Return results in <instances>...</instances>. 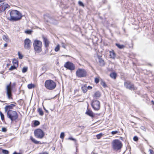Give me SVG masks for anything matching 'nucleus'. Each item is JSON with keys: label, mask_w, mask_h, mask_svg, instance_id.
<instances>
[{"label": "nucleus", "mask_w": 154, "mask_h": 154, "mask_svg": "<svg viewBox=\"0 0 154 154\" xmlns=\"http://www.w3.org/2000/svg\"><path fill=\"white\" fill-rule=\"evenodd\" d=\"M3 39L7 42H8L9 41V39L8 36L5 35H3L2 37Z\"/></svg>", "instance_id": "nucleus-26"}, {"label": "nucleus", "mask_w": 154, "mask_h": 154, "mask_svg": "<svg viewBox=\"0 0 154 154\" xmlns=\"http://www.w3.org/2000/svg\"><path fill=\"white\" fill-rule=\"evenodd\" d=\"M0 115L1 117V119L2 120H4V116L2 112H1L0 111Z\"/></svg>", "instance_id": "nucleus-35"}, {"label": "nucleus", "mask_w": 154, "mask_h": 154, "mask_svg": "<svg viewBox=\"0 0 154 154\" xmlns=\"http://www.w3.org/2000/svg\"><path fill=\"white\" fill-rule=\"evenodd\" d=\"M94 96V97L96 98L100 97L101 96L100 92L99 91L96 92L95 93Z\"/></svg>", "instance_id": "nucleus-21"}, {"label": "nucleus", "mask_w": 154, "mask_h": 154, "mask_svg": "<svg viewBox=\"0 0 154 154\" xmlns=\"http://www.w3.org/2000/svg\"><path fill=\"white\" fill-rule=\"evenodd\" d=\"M30 139L33 143L36 144H38L39 141L36 140L35 139L33 138L32 137H31Z\"/></svg>", "instance_id": "nucleus-23"}, {"label": "nucleus", "mask_w": 154, "mask_h": 154, "mask_svg": "<svg viewBox=\"0 0 154 154\" xmlns=\"http://www.w3.org/2000/svg\"><path fill=\"white\" fill-rule=\"evenodd\" d=\"M116 45L119 49H122L124 48L125 46L124 45H120L118 43H116Z\"/></svg>", "instance_id": "nucleus-20"}, {"label": "nucleus", "mask_w": 154, "mask_h": 154, "mask_svg": "<svg viewBox=\"0 0 154 154\" xmlns=\"http://www.w3.org/2000/svg\"><path fill=\"white\" fill-rule=\"evenodd\" d=\"M13 154H21L20 153H18L16 152H14Z\"/></svg>", "instance_id": "nucleus-50"}, {"label": "nucleus", "mask_w": 154, "mask_h": 154, "mask_svg": "<svg viewBox=\"0 0 154 154\" xmlns=\"http://www.w3.org/2000/svg\"><path fill=\"white\" fill-rule=\"evenodd\" d=\"M48 22V20H47V22Z\"/></svg>", "instance_id": "nucleus-55"}, {"label": "nucleus", "mask_w": 154, "mask_h": 154, "mask_svg": "<svg viewBox=\"0 0 154 154\" xmlns=\"http://www.w3.org/2000/svg\"><path fill=\"white\" fill-rule=\"evenodd\" d=\"M133 140L134 141H137L138 140V138L136 136H135L133 138Z\"/></svg>", "instance_id": "nucleus-43"}, {"label": "nucleus", "mask_w": 154, "mask_h": 154, "mask_svg": "<svg viewBox=\"0 0 154 154\" xmlns=\"http://www.w3.org/2000/svg\"><path fill=\"white\" fill-rule=\"evenodd\" d=\"M12 62H13V63L14 65H15L17 67L18 66V61L17 60V59H13V60Z\"/></svg>", "instance_id": "nucleus-19"}, {"label": "nucleus", "mask_w": 154, "mask_h": 154, "mask_svg": "<svg viewBox=\"0 0 154 154\" xmlns=\"http://www.w3.org/2000/svg\"><path fill=\"white\" fill-rule=\"evenodd\" d=\"M112 145L113 149L116 151L121 149L122 146V142L118 139L113 140L112 142Z\"/></svg>", "instance_id": "nucleus-2"}, {"label": "nucleus", "mask_w": 154, "mask_h": 154, "mask_svg": "<svg viewBox=\"0 0 154 154\" xmlns=\"http://www.w3.org/2000/svg\"><path fill=\"white\" fill-rule=\"evenodd\" d=\"M92 87L90 86H88V87L87 89L88 90H91L92 89Z\"/></svg>", "instance_id": "nucleus-48"}, {"label": "nucleus", "mask_w": 154, "mask_h": 154, "mask_svg": "<svg viewBox=\"0 0 154 154\" xmlns=\"http://www.w3.org/2000/svg\"><path fill=\"white\" fill-rule=\"evenodd\" d=\"M79 4V5L83 7L84 6V5L83 3L80 1H79L78 2Z\"/></svg>", "instance_id": "nucleus-39"}, {"label": "nucleus", "mask_w": 154, "mask_h": 154, "mask_svg": "<svg viewBox=\"0 0 154 154\" xmlns=\"http://www.w3.org/2000/svg\"><path fill=\"white\" fill-rule=\"evenodd\" d=\"M18 54L19 56V58L20 59H22L23 57L22 55L19 52H18Z\"/></svg>", "instance_id": "nucleus-36"}, {"label": "nucleus", "mask_w": 154, "mask_h": 154, "mask_svg": "<svg viewBox=\"0 0 154 154\" xmlns=\"http://www.w3.org/2000/svg\"><path fill=\"white\" fill-rule=\"evenodd\" d=\"M100 84L101 85L103 86L104 88H106L107 87L106 83L103 81H102L101 82Z\"/></svg>", "instance_id": "nucleus-31"}, {"label": "nucleus", "mask_w": 154, "mask_h": 154, "mask_svg": "<svg viewBox=\"0 0 154 154\" xmlns=\"http://www.w3.org/2000/svg\"><path fill=\"white\" fill-rule=\"evenodd\" d=\"M45 86L47 89L51 90L55 88L56 84L53 80H48L45 82Z\"/></svg>", "instance_id": "nucleus-3"}, {"label": "nucleus", "mask_w": 154, "mask_h": 154, "mask_svg": "<svg viewBox=\"0 0 154 154\" xmlns=\"http://www.w3.org/2000/svg\"><path fill=\"white\" fill-rule=\"evenodd\" d=\"M110 58L115 59L116 57V54L113 50L109 51Z\"/></svg>", "instance_id": "nucleus-16"}, {"label": "nucleus", "mask_w": 154, "mask_h": 154, "mask_svg": "<svg viewBox=\"0 0 154 154\" xmlns=\"http://www.w3.org/2000/svg\"><path fill=\"white\" fill-rule=\"evenodd\" d=\"M11 83L10 82L9 85H7L6 89L7 95L9 99L11 98L12 88L11 85Z\"/></svg>", "instance_id": "nucleus-8"}, {"label": "nucleus", "mask_w": 154, "mask_h": 154, "mask_svg": "<svg viewBox=\"0 0 154 154\" xmlns=\"http://www.w3.org/2000/svg\"><path fill=\"white\" fill-rule=\"evenodd\" d=\"M124 85L127 88L130 90L134 89V85L131 83L129 81L125 82L124 83Z\"/></svg>", "instance_id": "nucleus-12"}, {"label": "nucleus", "mask_w": 154, "mask_h": 154, "mask_svg": "<svg viewBox=\"0 0 154 154\" xmlns=\"http://www.w3.org/2000/svg\"><path fill=\"white\" fill-rule=\"evenodd\" d=\"M82 92L85 93H86L87 91V86L86 85H84L82 86Z\"/></svg>", "instance_id": "nucleus-18"}, {"label": "nucleus", "mask_w": 154, "mask_h": 154, "mask_svg": "<svg viewBox=\"0 0 154 154\" xmlns=\"http://www.w3.org/2000/svg\"><path fill=\"white\" fill-rule=\"evenodd\" d=\"M34 49L37 53H39L42 51V42L40 41L35 40L33 43Z\"/></svg>", "instance_id": "nucleus-4"}, {"label": "nucleus", "mask_w": 154, "mask_h": 154, "mask_svg": "<svg viewBox=\"0 0 154 154\" xmlns=\"http://www.w3.org/2000/svg\"><path fill=\"white\" fill-rule=\"evenodd\" d=\"M85 114L91 117H93L94 116V114L93 112L88 109H87V111L85 112Z\"/></svg>", "instance_id": "nucleus-14"}, {"label": "nucleus", "mask_w": 154, "mask_h": 154, "mask_svg": "<svg viewBox=\"0 0 154 154\" xmlns=\"http://www.w3.org/2000/svg\"><path fill=\"white\" fill-rule=\"evenodd\" d=\"M1 6L2 7V11H5L6 8H8L9 7V5L7 4H4L3 3V5H1Z\"/></svg>", "instance_id": "nucleus-15"}, {"label": "nucleus", "mask_w": 154, "mask_h": 154, "mask_svg": "<svg viewBox=\"0 0 154 154\" xmlns=\"http://www.w3.org/2000/svg\"><path fill=\"white\" fill-rule=\"evenodd\" d=\"M2 2V0H0V2Z\"/></svg>", "instance_id": "nucleus-54"}, {"label": "nucleus", "mask_w": 154, "mask_h": 154, "mask_svg": "<svg viewBox=\"0 0 154 154\" xmlns=\"http://www.w3.org/2000/svg\"><path fill=\"white\" fill-rule=\"evenodd\" d=\"M35 86L34 84H29L28 85V88L29 89H31L32 88H34Z\"/></svg>", "instance_id": "nucleus-24"}, {"label": "nucleus", "mask_w": 154, "mask_h": 154, "mask_svg": "<svg viewBox=\"0 0 154 154\" xmlns=\"http://www.w3.org/2000/svg\"><path fill=\"white\" fill-rule=\"evenodd\" d=\"M35 136L38 138L42 139L44 136V132L41 129H38L34 131Z\"/></svg>", "instance_id": "nucleus-7"}, {"label": "nucleus", "mask_w": 154, "mask_h": 154, "mask_svg": "<svg viewBox=\"0 0 154 154\" xmlns=\"http://www.w3.org/2000/svg\"><path fill=\"white\" fill-rule=\"evenodd\" d=\"M24 47L25 49L27 50L29 49L32 45V42L29 38L26 39L24 42Z\"/></svg>", "instance_id": "nucleus-10"}, {"label": "nucleus", "mask_w": 154, "mask_h": 154, "mask_svg": "<svg viewBox=\"0 0 154 154\" xmlns=\"http://www.w3.org/2000/svg\"><path fill=\"white\" fill-rule=\"evenodd\" d=\"M43 108H44V109L45 111L47 113H48V110H46L44 106L43 107Z\"/></svg>", "instance_id": "nucleus-49"}, {"label": "nucleus", "mask_w": 154, "mask_h": 154, "mask_svg": "<svg viewBox=\"0 0 154 154\" xmlns=\"http://www.w3.org/2000/svg\"><path fill=\"white\" fill-rule=\"evenodd\" d=\"M10 17L8 19L10 21H16L21 19L22 17L20 13L17 10H12L10 13Z\"/></svg>", "instance_id": "nucleus-1"}, {"label": "nucleus", "mask_w": 154, "mask_h": 154, "mask_svg": "<svg viewBox=\"0 0 154 154\" xmlns=\"http://www.w3.org/2000/svg\"><path fill=\"white\" fill-rule=\"evenodd\" d=\"M68 139L69 140H73L75 142L76 141V140L75 139L73 138H72V137H69L68 138Z\"/></svg>", "instance_id": "nucleus-42"}, {"label": "nucleus", "mask_w": 154, "mask_h": 154, "mask_svg": "<svg viewBox=\"0 0 154 154\" xmlns=\"http://www.w3.org/2000/svg\"><path fill=\"white\" fill-rule=\"evenodd\" d=\"M91 105L94 109L95 110H98L100 108V103L99 101L95 100L92 101Z\"/></svg>", "instance_id": "nucleus-9"}, {"label": "nucleus", "mask_w": 154, "mask_h": 154, "mask_svg": "<svg viewBox=\"0 0 154 154\" xmlns=\"http://www.w3.org/2000/svg\"><path fill=\"white\" fill-rule=\"evenodd\" d=\"M119 133V131H114L111 132V134L112 135H114Z\"/></svg>", "instance_id": "nucleus-41"}, {"label": "nucleus", "mask_w": 154, "mask_h": 154, "mask_svg": "<svg viewBox=\"0 0 154 154\" xmlns=\"http://www.w3.org/2000/svg\"><path fill=\"white\" fill-rule=\"evenodd\" d=\"M103 134L101 133L96 135V137L98 139H100L102 136Z\"/></svg>", "instance_id": "nucleus-34"}, {"label": "nucleus", "mask_w": 154, "mask_h": 154, "mask_svg": "<svg viewBox=\"0 0 154 154\" xmlns=\"http://www.w3.org/2000/svg\"><path fill=\"white\" fill-rule=\"evenodd\" d=\"M7 117L10 119L12 122L17 119L18 116L17 112L16 111L12 110H9L7 112Z\"/></svg>", "instance_id": "nucleus-5"}, {"label": "nucleus", "mask_w": 154, "mask_h": 154, "mask_svg": "<svg viewBox=\"0 0 154 154\" xmlns=\"http://www.w3.org/2000/svg\"><path fill=\"white\" fill-rule=\"evenodd\" d=\"M39 154H49V153L47 152H45L40 153Z\"/></svg>", "instance_id": "nucleus-47"}, {"label": "nucleus", "mask_w": 154, "mask_h": 154, "mask_svg": "<svg viewBox=\"0 0 154 154\" xmlns=\"http://www.w3.org/2000/svg\"><path fill=\"white\" fill-rule=\"evenodd\" d=\"M60 50V45H57L55 48L54 50L56 52Z\"/></svg>", "instance_id": "nucleus-32"}, {"label": "nucleus", "mask_w": 154, "mask_h": 154, "mask_svg": "<svg viewBox=\"0 0 154 154\" xmlns=\"http://www.w3.org/2000/svg\"><path fill=\"white\" fill-rule=\"evenodd\" d=\"M34 124L35 126H37L40 124V122L38 121L35 120Z\"/></svg>", "instance_id": "nucleus-30"}, {"label": "nucleus", "mask_w": 154, "mask_h": 154, "mask_svg": "<svg viewBox=\"0 0 154 154\" xmlns=\"http://www.w3.org/2000/svg\"><path fill=\"white\" fill-rule=\"evenodd\" d=\"M2 152L4 154H8L9 152L7 150L2 149Z\"/></svg>", "instance_id": "nucleus-33"}, {"label": "nucleus", "mask_w": 154, "mask_h": 154, "mask_svg": "<svg viewBox=\"0 0 154 154\" xmlns=\"http://www.w3.org/2000/svg\"><path fill=\"white\" fill-rule=\"evenodd\" d=\"M14 106L15 105L13 104H11L10 105L6 106L5 108V112H6L9 109H11L13 106Z\"/></svg>", "instance_id": "nucleus-17"}, {"label": "nucleus", "mask_w": 154, "mask_h": 154, "mask_svg": "<svg viewBox=\"0 0 154 154\" xmlns=\"http://www.w3.org/2000/svg\"><path fill=\"white\" fill-rule=\"evenodd\" d=\"M7 131V129L6 128L3 127L2 128V131L3 132H5Z\"/></svg>", "instance_id": "nucleus-44"}, {"label": "nucleus", "mask_w": 154, "mask_h": 154, "mask_svg": "<svg viewBox=\"0 0 154 154\" xmlns=\"http://www.w3.org/2000/svg\"><path fill=\"white\" fill-rule=\"evenodd\" d=\"M61 45H62V47L64 48H66V47H65V45L63 43V42H62L61 43Z\"/></svg>", "instance_id": "nucleus-46"}, {"label": "nucleus", "mask_w": 154, "mask_h": 154, "mask_svg": "<svg viewBox=\"0 0 154 154\" xmlns=\"http://www.w3.org/2000/svg\"><path fill=\"white\" fill-rule=\"evenodd\" d=\"M94 154H97V153H94Z\"/></svg>", "instance_id": "nucleus-56"}, {"label": "nucleus", "mask_w": 154, "mask_h": 154, "mask_svg": "<svg viewBox=\"0 0 154 154\" xmlns=\"http://www.w3.org/2000/svg\"><path fill=\"white\" fill-rule=\"evenodd\" d=\"M99 62L101 66H103L104 64V61L101 59H99Z\"/></svg>", "instance_id": "nucleus-27"}, {"label": "nucleus", "mask_w": 154, "mask_h": 154, "mask_svg": "<svg viewBox=\"0 0 154 154\" xmlns=\"http://www.w3.org/2000/svg\"><path fill=\"white\" fill-rule=\"evenodd\" d=\"M76 75L78 78H82L86 76L87 72L84 69H79L76 71Z\"/></svg>", "instance_id": "nucleus-6"}, {"label": "nucleus", "mask_w": 154, "mask_h": 154, "mask_svg": "<svg viewBox=\"0 0 154 154\" xmlns=\"http://www.w3.org/2000/svg\"><path fill=\"white\" fill-rule=\"evenodd\" d=\"M7 46V44H5V45H4V47H6Z\"/></svg>", "instance_id": "nucleus-52"}, {"label": "nucleus", "mask_w": 154, "mask_h": 154, "mask_svg": "<svg viewBox=\"0 0 154 154\" xmlns=\"http://www.w3.org/2000/svg\"><path fill=\"white\" fill-rule=\"evenodd\" d=\"M149 151L150 152V154H154V152L152 150L149 149Z\"/></svg>", "instance_id": "nucleus-45"}, {"label": "nucleus", "mask_w": 154, "mask_h": 154, "mask_svg": "<svg viewBox=\"0 0 154 154\" xmlns=\"http://www.w3.org/2000/svg\"><path fill=\"white\" fill-rule=\"evenodd\" d=\"M42 38L43 40V42L45 44V47L47 48L49 46L50 42L47 38L45 37L44 36H42Z\"/></svg>", "instance_id": "nucleus-13"}, {"label": "nucleus", "mask_w": 154, "mask_h": 154, "mask_svg": "<svg viewBox=\"0 0 154 154\" xmlns=\"http://www.w3.org/2000/svg\"><path fill=\"white\" fill-rule=\"evenodd\" d=\"M64 137V132H62L60 135V137L61 139H63Z\"/></svg>", "instance_id": "nucleus-37"}, {"label": "nucleus", "mask_w": 154, "mask_h": 154, "mask_svg": "<svg viewBox=\"0 0 154 154\" xmlns=\"http://www.w3.org/2000/svg\"><path fill=\"white\" fill-rule=\"evenodd\" d=\"M47 17V16H45V17H44V18L45 19L46 18V17Z\"/></svg>", "instance_id": "nucleus-53"}, {"label": "nucleus", "mask_w": 154, "mask_h": 154, "mask_svg": "<svg viewBox=\"0 0 154 154\" xmlns=\"http://www.w3.org/2000/svg\"><path fill=\"white\" fill-rule=\"evenodd\" d=\"M151 102L152 104L153 105H154V101L153 100L151 101Z\"/></svg>", "instance_id": "nucleus-51"}, {"label": "nucleus", "mask_w": 154, "mask_h": 154, "mask_svg": "<svg viewBox=\"0 0 154 154\" xmlns=\"http://www.w3.org/2000/svg\"><path fill=\"white\" fill-rule=\"evenodd\" d=\"M28 70V67H23L22 69V72L23 73L26 72Z\"/></svg>", "instance_id": "nucleus-28"}, {"label": "nucleus", "mask_w": 154, "mask_h": 154, "mask_svg": "<svg viewBox=\"0 0 154 154\" xmlns=\"http://www.w3.org/2000/svg\"><path fill=\"white\" fill-rule=\"evenodd\" d=\"M116 74L115 73L113 72L110 74V76L112 78L115 79L116 77Z\"/></svg>", "instance_id": "nucleus-25"}, {"label": "nucleus", "mask_w": 154, "mask_h": 154, "mask_svg": "<svg viewBox=\"0 0 154 154\" xmlns=\"http://www.w3.org/2000/svg\"><path fill=\"white\" fill-rule=\"evenodd\" d=\"M64 67L67 69L73 70L75 69V67L73 63L69 62H67L65 63Z\"/></svg>", "instance_id": "nucleus-11"}, {"label": "nucleus", "mask_w": 154, "mask_h": 154, "mask_svg": "<svg viewBox=\"0 0 154 154\" xmlns=\"http://www.w3.org/2000/svg\"><path fill=\"white\" fill-rule=\"evenodd\" d=\"M99 81V78H95V82L96 83H97Z\"/></svg>", "instance_id": "nucleus-40"}, {"label": "nucleus", "mask_w": 154, "mask_h": 154, "mask_svg": "<svg viewBox=\"0 0 154 154\" xmlns=\"http://www.w3.org/2000/svg\"><path fill=\"white\" fill-rule=\"evenodd\" d=\"M38 112L40 116H42L43 115L44 112L41 108H39L38 109Z\"/></svg>", "instance_id": "nucleus-22"}, {"label": "nucleus", "mask_w": 154, "mask_h": 154, "mask_svg": "<svg viewBox=\"0 0 154 154\" xmlns=\"http://www.w3.org/2000/svg\"><path fill=\"white\" fill-rule=\"evenodd\" d=\"M32 31L31 30H28L25 31V32L28 34H30L31 33Z\"/></svg>", "instance_id": "nucleus-38"}, {"label": "nucleus", "mask_w": 154, "mask_h": 154, "mask_svg": "<svg viewBox=\"0 0 154 154\" xmlns=\"http://www.w3.org/2000/svg\"><path fill=\"white\" fill-rule=\"evenodd\" d=\"M17 67L15 65L11 66V67L9 69V70L11 71L13 69H16Z\"/></svg>", "instance_id": "nucleus-29"}]
</instances>
